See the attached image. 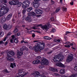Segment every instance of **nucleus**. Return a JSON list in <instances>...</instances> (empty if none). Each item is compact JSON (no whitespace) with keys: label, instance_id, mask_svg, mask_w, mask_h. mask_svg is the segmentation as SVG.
Instances as JSON below:
<instances>
[{"label":"nucleus","instance_id":"obj_1","mask_svg":"<svg viewBox=\"0 0 77 77\" xmlns=\"http://www.w3.org/2000/svg\"><path fill=\"white\" fill-rule=\"evenodd\" d=\"M20 0H14L9 2V3L10 5H17L18 7H20L22 5V7L23 9H26L29 6L30 4V2L29 0L24 1L22 3L18 1Z\"/></svg>","mask_w":77,"mask_h":77},{"label":"nucleus","instance_id":"obj_2","mask_svg":"<svg viewBox=\"0 0 77 77\" xmlns=\"http://www.w3.org/2000/svg\"><path fill=\"white\" fill-rule=\"evenodd\" d=\"M45 47V43H42L41 45L40 44H37L36 45L35 48H34V50L35 52L36 53H38V51L40 50H43Z\"/></svg>","mask_w":77,"mask_h":77},{"label":"nucleus","instance_id":"obj_3","mask_svg":"<svg viewBox=\"0 0 77 77\" xmlns=\"http://www.w3.org/2000/svg\"><path fill=\"white\" fill-rule=\"evenodd\" d=\"M64 56H61L60 54H58L57 55H56L53 58V60L54 62H60L63 60Z\"/></svg>","mask_w":77,"mask_h":77},{"label":"nucleus","instance_id":"obj_4","mask_svg":"<svg viewBox=\"0 0 77 77\" xmlns=\"http://www.w3.org/2000/svg\"><path fill=\"white\" fill-rule=\"evenodd\" d=\"M10 55H12L14 56L15 55V53L13 51H10L7 54V59L8 60L12 62L14 60V59L13 58L12 56H10Z\"/></svg>","mask_w":77,"mask_h":77},{"label":"nucleus","instance_id":"obj_5","mask_svg":"<svg viewBox=\"0 0 77 77\" xmlns=\"http://www.w3.org/2000/svg\"><path fill=\"white\" fill-rule=\"evenodd\" d=\"M48 63H49V62L47 59H46L43 58L41 62V65H40L38 66V67L39 68H44V66H43V65H48Z\"/></svg>","mask_w":77,"mask_h":77},{"label":"nucleus","instance_id":"obj_6","mask_svg":"<svg viewBox=\"0 0 77 77\" xmlns=\"http://www.w3.org/2000/svg\"><path fill=\"white\" fill-rule=\"evenodd\" d=\"M18 74L19 75L16 76V77H23L26 75L28 74V72H26L25 71H23V69H20L19 70Z\"/></svg>","mask_w":77,"mask_h":77},{"label":"nucleus","instance_id":"obj_7","mask_svg":"<svg viewBox=\"0 0 77 77\" xmlns=\"http://www.w3.org/2000/svg\"><path fill=\"white\" fill-rule=\"evenodd\" d=\"M39 0H34L33 2L31 3V5L35 8H38L40 6V3H38Z\"/></svg>","mask_w":77,"mask_h":77},{"label":"nucleus","instance_id":"obj_8","mask_svg":"<svg viewBox=\"0 0 77 77\" xmlns=\"http://www.w3.org/2000/svg\"><path fill=\"white\" fill-rule=\"evenodd\" d=\"M9 9L8 8H3V6L0 9V12L2 13V14H4V15H5L6 13L8 12V11H9Z\"/></svg>","mask_w":77,"mask_h":77},{"label":"nucleus","instance_id":"obj_9","mask_svg":"<svg viewBox=\"0 0 77 77\" xmlns=\"http://www.w3.org/2000/svg\"><path fill=\"white\" fill-rule=\"evenodd\" d=\"M73 56L71 55H69L66 60L67 62L69 63L71 62L73 60Z\"/></svg>","mask_w":77,"mask_h":77},{"label":"nucleus","instance_id":"obj_10","mask_svg":"<svg viewBox=\"0 0 77 77\" xmlns=\"http://www.w3.org/2000/svg\"><path fill=\"white\" fill-rule=\"evenodd\" d=\"M37 27H40L42 29H45L46 30H48V26L47 25L43 26L42 24H39L37 25Z\"/></svg>","mask_w":77,"mask_h":77},{"label":"nucleus","instance_id":"obj_11","mask_svg":"<svg viewBox=\"0 0 77 77\" xmlns=\"http://www.w3.org/2000/svg\"><path fill=\"white\" fill-rule=\"evenodd\" d=\"M41 58V57L40 56L37 57L36 58L37 60H35L32 62L33 64L36 65V64H38V63H39V62H40V60H39V59H40Z\"/></svg>","mask_w":77,"mask_h":77},{"label":"nucleus","instance_id":"obj_12","mask_svg":"<svg viewBox=\"0 0 77 77\" xmlns=\"http://www.w3.org/2000/svg\"><path fill=\"white\" fill-rule=\"evenodd\" d=\"M34 12L36 14H42L43 11L40 9H36L34 10Z\"/></svg>","mask_w":77,"mask_h":77},{"label":"nucleus","instance_id":"obj_13","mask_svg":"<svg viewBox=\"0 0 77 77\" xmlns=\"http://www.w3.org/2000/svg\"><path fill=\"white\" fill-rule=\"evenodd\" d=\"M34 74H35V77H46L45 75H40V73L38 72H34Z\"/></svg>","mask_w":77,"mask_h":77},{"label":"nucleus","instance_id":"obj_14","mask_svg":"<svg viewBox=\"0 0 77 77\" xmlns=\"http://www.w3.org/2000/svg\"><path fill=\"white\" fill-rule=\"evenodd\" d=\"M23 54V52L18 51L17 52V56L18 59H20L21 58V56Z\"/></svg>","mask_w":77,"mask_h":77},{"label":"nucleus","instance_id":"obj_15","mask_svg":"<svg viewBox=\"0 0 77 77\" xmlns=\"http://www.w3.org/2000/svg\"><path fill=\"white\" fill-rule=\"evenodd\" d=\"M28 16H31L32 17H35L36 16V14L33 11H31L28 13Z\"/></svg>","mask_w":77,"mask_h":77},{"label":"nucleus","instance_id":"obj_16","mask_svg":"<svg viewBox=\"0 0 77 77\" xmlns=\"http://www.w3.org/2000/svg\"><path fill=\"white\" fill-rule=\"evenodd\" d=\"M23 19H25V18ZM25 19L26 21H28L29 22H30V23H31V22L32 21V17L30 16L26 17V18L25 17Z\"/></svg>","mask_w":77,"mask_h":77},{"label":"nucleus","instance_id":"obj_17","mask_svg":"<svg viewBox=\"0 0 77 77\" xmlns=\"http://www.w3.org/2000/svg\"><path fill=\"white\" fill-rule=\"evenodd\" d=\"M6 20V18L5 17H2L1 19L0 23H1V24H3Z\"/></svg>","mask_w":77,"mask_h":77},{"label":"nucleus","instance_id":"obj_18","mask_svg":"<svg viewBox=\"0 0 77 77\" xmlns=\"http://www.w3.org/2000/svg\"><path fill=\"white\" fill-rule=\"evenodd\" d=\"M57 66H59V67H62V68H64L65 66L62 63H58L56 64Z\"/></svg>","mask_w":77,"mask_h":77},{"label":"nucleus","instance_id":"obj_19","mask_svg":"<svg viewBox=\"0 0 77 77\" xmlns=\"http://www.w3.org/2000/svg\"><path fill=\"white\" fill-rule=\"evenodd\" d=\"M65 70L64 69H60V74H65Z\"/></svg>","mask_w":77,"mask_h":77},{"label":"nucleus","instance_id":"obj_20","mask_svg":"<svg viewBox=\"0 0 77 77\" xmlns=\"http://www.w3.org/2000/svg\"><path fill=\"white\" fill-rule=\"evenodd\" d=\"M12 17V13H10L7 16V20H10V19H11Z\"/></svg>","mask_w":77,"mask_h":77},{"label":"nucleus","instance_id":"obj_21","mask_svg":"<svg viewBox=\"0 0 77 77\" xmlns=\"http://www.w3.org/2000/svg\"><path fill=\"white\" fill-rule=\"evenodd\" d=\"M26 9H23L22 11V14H23V18H26V16L25 15V12H26Z\"/></svg>","mask_w":77,"mask_h":77},{"label":"nucleus","instance_id":"obj_22","mask_svg":"<svg viewBox=\"0 0 77 77\" xmlns=\"http://www.w3.org/2000/svg\"><path fill=\"white\" fill-rule=\"evenodd\" d=\"M50 70H51V71H52V72H55L56 71H57V69L54 67H51L50 68Z\"/></svg>","mask_w":77,"mask_h":77},{"label":"nucleus","instance_id":"obj_23","mask_svg":"<svg viewBox=\"0 0 77 77\" xmlns=\"http://www.w3.org/2000/svg\"><path fill=\"white\" fill-rule=\"evenodd\" d=\"M3 28L5 30H7L8 28V25L6 23H5L3 25Z\"/></svg>","mask_w":77,"mask_h":77},{"label":"nucleus","instance_id":"obj_24","mask_svg":"<svg viewBox=\"0 0 77 77\" xmlns=\"http://www.w3.org/2000/svg\"><path fill=\"white\" fill-rule=\"evenodd\" d=\"M15 66H16V65L15 64V63H11V64L10 65V67L12 68H14Z\"/></svg>","mask_w":77,"mask_h":77},{"label":"nucleus","instance_id":"obj_25","mask_svg":"<svg viewBox=\"0 0 77 77\" xmlns=\"http://www.w3.org/2000/svg\"><path fill=\"white\" fill-rule=\"evenodd\" d=\"M26 50V47H25V46H23L22 47V48H20V51H22V52H23L24 50Z\"/></svg>","mask_w":77,"mask_h":77},{"label":"nucleus","instance_id":"obj_26","mask_svg":"<svg viewBox=\"0 0 77 77\" xmlns=\"http://www.w3.org/2000/svg\"><path fill=\"white\" fill-rule=\"evenodd\" d=\"M44 39H47L48 40V39H49L50 40L51 39H53V38H51L50 37H49L47 36H45L44 37Z\"/></svg>","mask_w":77,"mask_h":77},{"label":"nucleus","instance_id":"obj_27","mask_svg":"<svg viewBox=\"0 0 77 77\" xmlns=\"http://www.w3.org/2000/svg\"><path fill=\"white\" fill-rule=\"evenodd\" d=\"M33 9V8L32 7H30L29 8H28L27 9V12H30V11H32V10Z\"/></svg>","mask_w":77,"mask_h":77},{"label":"nucleus","instance_id":"obj_28","mask_svg":"<svg viewBox=\"0 0 77 77\" xmlns=\"http://www.w3.org/2000/svg\"><path fill=\"white\" fill-rule=\"evenodd\" d=\"M60 10V7H58L55 10V12L56 13H57L59 12V11Z\"/></svg>","mask_w":77,"mask_h":77},{"label":"nucleus","instance_id":"obj_29","mask_svg":"<svg viewBox=\"0 0 77 77\" xmlns=\"http://www.w3.org/2000/svg\"><path fill=\"white\" fill-rule=\"evenodd\" d=\"M18 29L17 28H16L14 29V30L13 31V33H17V32H18Z\"/></svg>","mask_w":77,"mask_h":77},{"label":"nucleus","instance_id":"obj_30","mask_svg":"<svg viewBox=\"0 0 77 77\" xmlns=\"http://www.w3.org/2000/svg\"><path fill=\"white\" fill-rule=\"evenodd\" d=\"M62 11L64 12H66L67 11V8L65 7H63L62 8Z\"/></svg>","mask_w":77,"mask_h":77},{"label":"nucleus","instance_id":"obj_31","mask_svg":"<svg viewBox=\"0 0 77 77\" xmlns=\"http://www.w3.org/2000/svg\"><path fill=\"white\" fill-rule=\"evenodd\" d=\"M51 33H54L56 32V29H52L51 30Z\"/></svg>","mask_w":77,"mask_h":77},{"label":"nucleus","instance_id":"obj_32","mask_svg":"<svg viewBox=\"0 0 77 77\" xmlns=\"http://www.w3.org/2000/svg\"><path fill=\"white\" fill-rule=\"evenodd\" d=\"M18 42H19V40H17V39L15 38L14 39V43L17 44Z\"/></svg>","mask_w":77,"mask_h":77},{"label":"nucleus","instance_id":"obj_33","mask_svg":"<svg viewBox=\"0 0 77 77\" xmlns=\"http://www.w3.org/2000/svg\"><path fill=\"white\" fill-rule=\"evenodd\" d=\"M70 33H71V32H69V31H67L66 32V33L65 35H68Z\"/></svg>","mask_w":77,"mask_h":77},{"label":"nucleus","instance_id":"obj_34","mask_svg":"<svg viewBox=\"0 0 77 77\" xmlns=\"http://www.w3.org/2000/svg\"><path fill=\"white\" fill-rule=\"evenodd\" d=\"M54 41L55 42H60V39H55Z\"/></svg>","mask_w":77,"mask_h":77},{"label":"nucleus","instance_id":"obj_35","mask_svg":"<svg viewBox=\"0 0 77 77\" xmlns=\"http://www.w3.org/2000/svg\"><path fill=\"white\" fill-rule=\"evenodd\" d=\"M3 15H5V14L3 13L0 12V17H2V16H3Z\"/></svg>","mask_w":77,"mask_h":77},{"label":"nucleus","instance_id":"obj_36","mask_svg":"<svg viewBox=\"0 0 77 77\" xmlns=\"http://www.w3.org/2000/svg\"><path fill=\"white\" fill-rule=\"evenodd\" d=\"M4 71L5 72H6V73H9V72L6 69H5L4 70Z\"/></svg>","mask_w":77,"mask_h":77},{"label":"nucleus","instance_id":"obj_37","mask_svg":"<svg viewBox=\"0 0 77 77\" xmlns=\"http://www.w3.org/2000/svg\"><path fill=\"white\" fill-rule=\"evenodd\" d=\"M47 26L49 28H51V26H52L49 23H48Z\"/></svg>","mask_w":77,"mask_h":77},{"label":"nucleus","instance_id":"obj_38","mask_svg":"<svg viewBox=\"0 0 77 77\" xmlns=\"http://www.w3.org/2000/svg\"><path fill=\"white\" fill-rule=\"evenodd\" d=\"M51 3L52 5H54L55 3V2L53 0H51Z\"/></svg>","mask_w":77,"mask_h":77},{"label":"nucleus","instance_id":"obj_39","mask_svg":"<svg viewBox=\"0 0 77 77\" xmlns=\"http://www.w3.org/2000/svg\"><path fill=\"white\" fill-rule=\"evenodd\" d=\"M51 20L52 21H54V17H51Z\"/></svg>","mask_w":77,"mask_h":77},{"label":"nucleus","instance_id":"obj_40","mask_svg":"<svg viewBox=\"0 0 77 77\" xmlns=\"http://www.w3.org/2000/svg\"><path fill=\"white\" fill-rule=\"evenodd\" d=\"M75 75H71L70 76H69L68 77H75Z\"/></svg>","mask_w":77,"mask_h":77},{"label":"nucleus","instance_id":"obj_41","mask_svg":"<svg viewBox=\"0 0 77 77\" xmlns=\"http://www.w3.org/2000/svg\"><path fill=\"white\" fill-rule=\"evenodd\" d=\"M64 46L65 47H67V48H69L71 47V46H70V45H65Z\"/></svg>","mask_w":77,"mask_h":77},{"label":"nucleus","instance_id":"obj_42","mask_svg":"<svg viewBox=\"0 0 77 77\" xmlns=\"http://www.w3.org/2000/svg\"><path fill=\"white\" fill-rule=\"evenodd\" d=\"M74 70L75 71H77V66H75L74 67Z\"/></svg>","mask_w":77,"mask_h":77},{"label":"nucleus","instance_id":"obj_43","mask_svg":"<svg viewBox=\"0 0 77 77\" xmlns=\"http://www.w3.org/2000/svg\"><path fill=\"white\" fill-rule=\"evenodd\" d=\"M70 5H72V6L73 5H74V2H70Z\"/></svg>","mask_w":77,"mask_h":77},{"label":"nucleus","instance_id":"obj_44","mask_svg":"<svg viewBox=\"0 0 77 77\" xmlns=\"http://www.w3.org/2000/svg\"><path fill=\"white\" fill-rule=\"evenodd\" d=\"M5 44V42H3L2 41H0V44Z\"/></svg>","mask_w":77,"mask_h":77},{"label":"nucleus","instance_id":"obj_45","mask_svg":"<svg viewBox=\"0 0 77 77\" xmlns=\"http://www.w3.org/2000/svg\"><path fill=\"white\" fill-rule=\"evenodd\" d=\"M35 36L36 35H35V34H33L32 35V36L33 38H35Z\"/></svg>","mask_w":77,"mask_h":77},{"label":"nucleus","instance_id":"obj_46","mask_svg":"<svg viewBox=\"0 0 77 77\" xmlns=\"http://www.w3.org/2000/svg\"><path fill=\"white\" fill-rule=\"evenodd\" d=\"M3 2H4V3H7V0H3Z\"/></svg>","mask_w":77,"mask_h":77},{"label":"nucleus","instance_id":"obj_47","mask_svg":"<svg viewBox=\"0 0 77 77\" xmlns=\"http://www.w3.org/2000/svg\"><path fill=\"white\" fill-rule=\"evenodd\" d=\"M68 74H66L65 75H64V76L65 77H68Z\"/></svg>","mask_w":77,"mask_h":77},{"label":"nucleus","instance_id":"obj_48","mask_svg":"<svg viewBox=\"0 0 77 77\" xmlns=\"http://www.w3.org/2000/svg\"><path fill=\"white\" fill-rule=\"evenodd\" d=\"M15 35H12V39H14V38H15Z\"/></svg>","mask_w":77,"mask_h":77},{"label":"nucleus","instance_id":"obj_49","mask_svg":"<svg viewBox=\"0 0 77 77\" xmlns=\"http://www.w3.org/2000/svg\"><path fill=\"white\" fill-rule=\"evenodd\" d=\"M6 38H7V36L6 37L3 39V41H6Z\"/></svg>","mask_w":77,"mask_h":77},{"label":"nucleus","instance_id":"obj_50","mask_svg":"<svg viewBox=\"0 0 77 77\" xmlns=\"http://www.w3.org/2000/svg\"><path fill=\"white\" fill-rule=\"evenodd\" d=\"M41 15H36V17H41Z\"/></svg>","mask_w":77,"mask_h":77},{"label":"nucleus","instance_id":"obj_51","mask_svg":"<svg viewBox=\"0 0 77 77\" xmlns=\"http://www.w3.org/2000/svg\"><path fill=\"white\" fill-rule=\"evenodd\" d=\"M17 36H20V33L17 32Z\"/></svg>","mask_w":77,"mask_h":77},{"label":"nucleus","instance_id":"obj_52","mask_svg":"<svg viewBox=\"0 0 77 77\" xmlns=\"http://www.w3.org/2000/svg\"><path fill=\"white\" fill-rule=\"evenodd\" d=\"M74 42L71 43L70 44V45H74Z\"/></svg>","mask_w":77,"mask_h":77},{"label":"nucleus","instance_id":"obj_53","mask_svg":"<svg viewBox=\"0 0 77 77\" xmlns=\"http://www.w3.org/2000/svg\"><path fill=\"white\" fill-rule=\"evenodd\" d=\"M8 44V42L6 41L5 43V45H7Z\"/></svg>","mask_w":77,"mask_h":77},{"label":"nucleus","instance_id":"obj_54","mask_svg":"<svg viewBox=\"0 0 77 77\" xmlns=\"http://www.w3.org/2000/svg\"><path fill=\"white\" fill-rule=\"evenodd\" d=\"M52 53V51H50L48 52V54H51Z\"/></svg>","mask_w":77,"mask_h":77},{"label":"nucleus","instance_id":"obj_55","mask_svg":"<svg viewBox=\"0 0 77 77\" xmlns=\"http://www.w3.org/2000/svg\"><path fill=\"white\" fill-rule=\"evenodd\" d=\"M3 0H0V3H3Z\"/></svg>","mask_w":77,"mask_h":77},{"label":"nucleus","instance_id":"obj_56","mask_svg":"<svg viewBox=\"0 0 77 77\" xmlns=\"http://www.w3.org/2000/svg\"><path fill=\"white\" fill-rule=\"evenodd\" d=\"M10 42L11 43H13V40L11 39L10 40Z\"/></svg>","mask_w":77,"mask_h":77},{"label":"nucleus","instance_id":"obj_57","mask_svg":"<svg viewBox=\"0 0 77 77\" xmlns=\"http://www.w3.org/2000/svg\"><path fill=\"white\" fill-rule=\"evenodd\" d=\"M4 53H5V52H2L1 53V54H3V55H4Z\"/></svg>","mask_w":77,"mask_h":77},{"label":"nucleus","instance_id":"obj_58","mask_svg":"<svg viewBox=\"0 0 77 77\" xmlns=\"http://www.w3.org/2000/svg\"><path fill=\"white\" fill-rule=\"evenodd\" d=\"M60 3H62V0H60Z\"/></svg>","mask_w":77,"mask_h":77},{"label":"nucleus","instance_id":"obj_59","mask_svg":"<svg viewBox=\"0 0 77 77\" xmlns=\"http://www.w3.org/2000/svg\"><path fill=\"white\" fill-rule=\"evenodd\" d=\"M60 76L61 77H65V75H61Z\"/></svg>","mask_w":77,"mask_h":77},{"label":"nucleus","instance_id":"obj_60","mask_svg":"<svg viewBox=\"0 0 77 77\" xmlns=\"http://www.w3.org/2000/svg\"><path fill=\"white\" fill-rule=\"evenodd\" d=\"M55 75H57V76H58V75H59V74L57 73H55Z\"/></svg>","mask_w":77,"mask_h":77},{"label":"nucleus","instance_id":"obj_61","mask_svg":"<svg viewBox=\"0 0 77 77\" xmlns=\"http://www.w3.org/2000/svg\"><path fill=\"white\" fill-rule=\"evenodd\" d=\"M37 33H41V32H40V31H36Z\"/></svg>","mask_w":77,"mask_h":77},{"label":"nucleus","instance_id":"obj_62","mask_svg":"<svg viewBox=\"0 0 77 77\" xmlns=\"http://www.w3.org/2000/svg\"><path fill=\"white\" fill-rule=\"evenodd\" d=\"M21 43H23L24 42V40H22L20 42Z\"/></svg>","mask_w":77,"mask_h":77},{"label":"nucleus","instance_id":"obj_63","mask_svg":"<svg viewBox=\"0 0 77 77\" xmlns=\"http://www.w3.org/2000/svg\"><path fill=\"white\" fill-rule=\"evenodd\" d=\"M72 49H73V50H75V48L74 47H72Z\"/></svg>","mask_w":77,"mask_h":77},{"label":"nucleus","instance_id":"obj_64","mask_svg":"<svg viewBox=\"0 0 77 77\" xmlns=\"http://www.w3.org/2000/svg\"><path fill=\"white\" fill-rule=\"evenodd\" d=\"M9 35H11V34H10L9 33H8L7 35V36H9Z\"/></svg>","mask_w":77,"mask_h":77}]
</instances>
